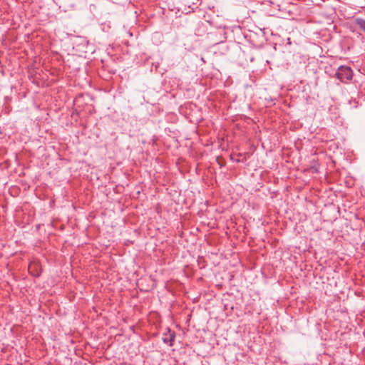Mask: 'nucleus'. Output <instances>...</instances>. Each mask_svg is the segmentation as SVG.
<instances>
[{"label":"nucleus","mask_w":365,"mask_h":365,"mask_svg":"<svg viewBox=\"0 0 365 365\" xmlns=\"http://www.w3.org/2000/svg\"><path fill=\"white\" fill-rule=\"evenodd\" d=\"M352 71L349 67L340 66L336 72V76L341 81L351 80L352 78Z\"/></svg>","instance_id":"1"},{"label":"nucleus","mask_w":365,"mask_h":365,"mask_svg":"<svg viewBox=\"0 0 365 365\" xmlns=\"http://www.w3.org/2000/svg\"><path fill=\"white\" fill-rule=\"evenodd\" d=\"M29 272L34 276H38L41 268L38 262H32L29 265Z\"/></svg>","instance_id":"2"},{"label":"nucleus","mask_w":365,"mask_h":365,"mask_svg":"<svg viewBox=\"0 0 365 365\" xmlns=\"http://www.w3.org/2000/svg\"><path fill=\"white\" fill-rule=\"evenodd\" d=\"M357 24L359 27L365 31V21L364 20H358Z\"/></svg>","instance_id":"3"}]
</instances>
